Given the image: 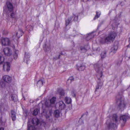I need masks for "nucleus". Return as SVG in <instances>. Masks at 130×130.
I'll return each mask as SVG.
<instances>
[{
  "label": "nucleus",
  "instance_id": "de8ad7c7",
  "mask_svg": "<svg viewBox=\"0 0 130 130\" xmlns=\"http://www.w3.org/2000/svg\"><path fill=\"white\" fill-rule=\"evenodd\" d=\"M82 1H83V2H84V0H81Z\"/></svg>",
  "mask_w": 130,
  "mask_h": 130
},
{
  "label": "nucleus",
  "instance_id": "cd10ccee",
  "mask_svg": "<svg viewBox=\"0 0 130 130\" xmlns=\"http://www.w3.org/2000/svg\"><path fill=\"white\" fill-rule=\"evenodd\" d=\"M19 51L18 50H16L13 54V56L14 59H15L17 58L18 57V54L19 53Z\"/></svg>",
  "mask_w": 130,
  "mask_h": 130
},
{
  "label": "nucleus",
  "instance_id": "423d86ee",
  "mask_svg": "<svg viewBox=\"0 0 130 130\" xmlns=\"http://www.w3.org/2000/svg\"><path fill=\"white\" fill-rule=\"evenodd\" d=\"M1 40L3 45L8 46L10 44V41L8 38H2Z\"/></svg>",
  "mask_w": 130,
  "mask_h": 130
},
{
  "label": "nucleus",
  "instance_id": "7c9ffc66",
  "mask_svg": "<svg viewBox=\"0 0 130 130\" xmlns=\"http://www.w3.org/2000/svg\"><path fill=\"white\" fill-rule=\"evenodd\" d=\"M56 100V99L55 97H53L50 100V102L51 104H54Z\"/></svg>",
  "mask_w": 130,
  "mask_h": 130
},
{
  "label": "nucleus",
  "instance_id": "393cba45",
  "mask_svg": "<svg viewBox=\"0 0 130 130\" xmlns=\"http://www.w3.org/2000/svg\"><path fill=\"white\" fill-rule=\"evenodd\" d=\"M106 56V52L105 51L102 52L101 54V58H104Z\"/></svg>",
  "mask_w": 130,
  "mask_h": 130
},
{
  "label": "nucleus",
  "instance_id": "6e6552de",
  "mask_svg": "<svg viewBox=\"0 0 130 130\" xmlns=\"http://www.w3.org/2000/svg\"><path fill=\"white\" fill-rule=\"evenodd\" d=\"M3 51L5 55L6 56H9L12 54L11 50L8 47L4 48Z\"/></svg>",
  "mask_w": 130,
  "mask_h": 130
},
{
  "label": "nucleus",
  "instance_id": "37998d69",
  "mask_svg": "<svg viewBox=\"0 0 130 130\" xmlns=\"http://www.w3.org/2000/svg\"><path fill=\"white\" fill-rule=\"evenodd\" d=\"M14 37H16V36H15L13 35V38L14 39H15V38H14Z\"/></svg>",
  "mask_w": 130,
  "mask_h": 130
},
{
  "label": "nucleus",
  "instance_id": "4c0bfd02",
  "mask_svg": "<svg viewBox=\"0 0 130 130\" xmlns=\"http://www.w3.org/2000/svg\"><path fill=\"white\" fill-rule=\"evenodd\" d=\"M71 95L73 97H75L76 96L75 93V91L73 90V91L72 92Z\"/></svg>",
  "mask_w": 130,
  "mask_h": 130
},
{
  "label": "nucleus",
  "instance_id": "79ce46f5",
  "mask_svg": "<svg viewBox=\"0 0 130 130\" xmlns=\"http://www.w3.org/2000/svg\"><path fill=\"white\" fill-rule=\"evenodd\" d=\"M128 41L129 44H130V37L129 38Z\"/></svg>",
  "mask_w": 130,
  "mask_h": 130
},
{
  "label": "nucleus",
  "instance_id": "4be33fe9",
  "mask_svg": "<svg viewBox=\"0 0 130 130\" xmlns=\"http://www.w3.org/2000/svg\"><path fill=\"white\" fill-rule=\"evenodd\" d=\"M94 35L92 34V33H89L87 35L86 37V39L87 40H89L93 37Z\"/></svg>",
  "mask_w": 130,
  "mask_h": 130
},
{
  "label": "nucleus",
  "instance_id": "c9c22d12",
  "mask_svg": "<svg viewBox=\"0 0 130 130\" xmlns=\"http://www.w3.org/2000/svg\"><path fill=\"white\" fill-rule=\"evenodd\" d=\"M25 57L29 58L30 57V56L29 54L27 53L26 52H25Z\"/></svg>",
  "mask_w": 130,
  "mask_h": 130
},
{
  "label": "nucleus",
  "instance_id": "f03ea898",
  "mask_svg": "<svg viewBox=\"0 0 130 130\" xmlns=\"http://www.w3.org/2000/svg\"><path fill=\"white\" fill-rule=\"evenodd\" d=\"M94 66L96 72V75L97 78V85L96 86L95 90V93H96L97 91L101 88L103 85L104 81L103 78L104 76L102 72L103 70L102 64H96L94 65Z\"/></svg>",
  "mask_w": 130,
  "mask_h": 130
},
{
  "label": "nucleus",
  "instance_id": "3c124183",
  "mask_svg": "<svg viewBox=\"0 0 130 130\" xmlns=\"http://www.w3.org/2000/svg\"><path fill=\"white\" fill-rule=\"evenodd\" d=\"M129 58L130 59V56H129Z\"/></svg>",
  "mask_w": 130,
  "mask_h": 130
},
{
  "label": "nucleus",
  "instance_id": "dca6fc26",
  "mask_svg": "<svg viewBox=\"0 0 130 130\" xmlns=\"http://www.w3.org/2000/svg\"><path fill=\"white\" fill-rule=\"evenodd\" d=\"M11 116V117L12 120L13 121H15L16 120V113L13 110H11L10 112Z\"/></svg>",
  "mask_w": 130,
  "mask_h": 130
},
{
  "label": "nucleus",
  "instance_id": "8fccbe9b",
  "mask_svg": "<svg viewBox=\"0 0 130 130\" xmlns=\"http://www.w3.org/2000/svg\"><path fill=\"white\" fill-rule=\"evenodd\" d=\"M52 130H55V129H53Z\"/></svg>",
  "mask_w": 130,
  "mask_h": 130
},
{
  "label": "nucleus",
  "instance_id": "6ab92c4d",
  "mask_svg": "<svg viewBox=\"0 0 130 130\" xmlns=\"http://www.w3.org/2000/svg\"><path fill=\"white\" fill-rule=\"evenodd\" d=\"M58 91L59 93L60 98H62L64 94V90L62 89H59L58 90Z\"/></svg>",
  "mask_w": 130,
  "mask_h": 130
},
{
  "label": "nucleus",
  "instance_id": "5701e85b",
  "mask_svg": "<svg viewBox=\"0 0 130 130\" xmlns=\"http://www.w3.org/2000/svg\"><path fill=\"white\" fill-rule=\"evenodd\" d=\"M54 114L55 116L57 118L60 115V112L59 110H56L54 112Z\"/></svg>",
  "mask_w": 130,
  "mask_h": 130
},
{
  "label": "nucleus",
  "instance_id": "9b49d317",
  "mask_svg": "<svg viewBox=\"0 0 130 130\" xmlns=\"http://www.w3.org/2000/svg\"><path fill=\"white\" fill-rule=\"evenodd\" d=\"M32 123L34 126H36L39 125L40 123L39 120L37 118H33L31 121Z\"/></svg>",
  "mask_w": 130,
  "mask_h": 130
},
{
  "label": "nucleus",
  "instance_id": "c756f323",
  "mask_svg": "<svg viewBox=\"0 0 130 130\" xmlns=\"http://www.w3.org/2000/svg\"><path fill=\"white\" fill-rule=\"evenodd\" d=\"M85 68L84 66H80L78 67V70L79 71H82L84 70Z\"/></svg>",
  "mask_w": 130,
  "mask_h": 130
},
{
  "label": "nucleus",
  "instance_id": "0eeeda50",
  "mask_svg": "<svg viewBox=\"0 0 130 130\" xmlns=\"http://www.w3.org/2000/svg\"><path fill=\"white\" fill-rule=\"evenodd\" d=\"M6 6L7 9L9 12H12L14 9L12 4L9 2H7L6 3Z\"/></svg>",
  "mask_w": 130,
  "mask_h": 130
},
{
  "label": "nucleus",
  "instance_id": "ea45409f",
  "mask_svg": "<svg viewBox=\"0 0 130 130\" xmlns=\"http://www.w3.org/2000/svg\"><path fill=\"white\" fill-rule=\"evenodd\" d=\"M55 130H62L59 128H57L55 129Z\"/></svg>",
  "mask_w": 130,
  "mask_h": 130
},
{
  "label": "nucleus",
  "instance_id": "b1692460",
  "mask_svg": "<svg viewBox=\"0 0 130 130\" xmlns=\"http://www.w3.org/2000/svg\"><path fill=\"white\" fill-rule=\"evenodd\" d=\"M101 14V13L100 11H96V15L93 19L94 20H95L96 19L99 18L100 17Z\"/></svg>",
  "mask_w": 130,
  "mask_h": 130
},
{
  "label": "nucleus",
  "instance_id": "a19ab883",
  "mask_svg": "<svg viewBox=\"0 0 130 130\" xmlns=\"http://www.w3.org/2000/svg\"><path fill=\"white\" fill-rule=\"evenodd\" d=\"M0 130H4V128L3 127H1L0 128Z\"/></svg>",
  "mask_w": 130,
  "mask_h": 130
},
{
  "label": "nucleus",
  "instance_id": "09e8293b",
  "mask_svg": "<svg viewBox=\"0 0 130 130\" xmlns=\"http://www.w3.org/2000/svg\"><path fill=\"white\" fill-rule=\"evenodd\" d=\"M23 98H24V100H25V98H24L23 97Z\"/></svg>",
  "mask_w": 130,
  "mask_h": 130
},
{
  "label": "nucleus",
  "instance_id": "72a5a7b5",
  "mask_svg": "<svg viewBox=\"0 0 130 130\" xmlns=\"http://www.w3.org/2000/svg\"><path fill=\"white\" fill-rule=\"evenodd\" d=\"M26 29L27 30L31 31L33 29V27L30 25H28L26 27Z\"/></svg>",
  "mask_w": 130,
  "mask_h": 130
},
{
  "label": "nucleus",
  "instance_id": "c03bdc74",
  "mask_svg": "<svg viewBox=\"0 0 130 130\" xmlns=\"http://www.w3.org/2000/svg\"><path fill=\"white\" fill-rule=\"evenodd\" d=\"M60 55H61L60 54L59 55L58 59H59L60 58Z\"/></svg>",
  "mask_w": 130,
  "mask_h": 130
},
{
  "label": "nucleus",
  "instance_id": "4468645a",
  "mask_svg": "<svg viewBox=\"0 0 130 130\" xmlns=\"http://www.w3.org/2000/svg\"><path fill=\"white\" fill-rule=\"evenodd\" d=\"M10 17L12 19H13L15 21L17 19V14L16 12L14 11H12V12H9Z\"/></svg>",
  "mask_w": 130,
  "mask_h": 130
},
{
  "label": "nucleus",
  "instance_id": "39448f33",
  "mask_svg": "<svg viewBox=\"0 0 130 130\" xmlns=\"http://www.w3.org/2000/svg\"><path fill=\"white\" fill-rule=\"evenodd\" d=\"M118 42L117 41H115L114 43L113 46L111 49V51L110 54L112 55L115 54L116 52L118 49Z\"/></svg>",
  "mask_w": 130,
  "mask_h": 130
},
{
  "label": "nucleus",
  "instance_id": "f257e3e1",
  "mask_svg": "<svg viewBox=\"0 0 130 130\" xmlns=\"http://www.w3.org/2000/svg\"><path fill=\"white\" fill-rule=\"evenodd\" d=\"M130 118V117L128 115H124L121 116L119 117L117 114H114L112 116V119L110 122L107 121L106 122L107 127L109 129H115L116 128L117 125L120 123V120H122L123 123L121 124L122 127H123L125 125L126 121Z\"/></svg>",
  "mask_w": 130,
  "mask_h": 130
},
{
  "label": "nucleus",
  "instance_id": "2f4dec72",
  "mask_svg": "<svg viewBox=\"0 0 130 130\" xmlns=\"http://www.w3.org/2000/svg\"><path fill=\"white\" fill-rule=\"evenodd\" d=\"M70 17H72V20L73 19V20L74 21H76L78 20V16H76L75 15H73L72 16Z\"/></svg>",
  "mask_w": 130,
  "mask_h": 130
},
{
  "label": "nucleus",
  "instance_id": "58836bf2",
  "mask_svg": "<svg viewBox=\"0 0 130 130\" xmlns=\"http://www.w3.org/2000/svg\"><path fill=\"white\" fill-rule=\"evenodd\" d=\"M71 80V81H73L74 80V78L73 76H71L69 77L68 80Z\"/></svg>",
  "mask_w": 130,
  "mask_h": 130
},
{
  "label": "nucleus",
  "instance_id": "f704fd0d",
  "mask_svg": "<svg viewBox=\"0 0 130 130\" xmlns=\"http://www.w3.org/2000/svg\"><path fill=\"white\" fill-rule=\"evenodd\" d=\"M4 58L1 56H0V63H2L4 61Z\"/></svg>",
  "mask_w": 130,
  "mask_h": 130
},
{
  "label": "nucleus",
  "instance_id": "aec40b11",
  "mask_svg": "<svg viewBox=\"0 0 130 130\" xmlns=\"http://www.w3.org/2000/svg\"><path fill=\"white\" fill-rule=\"evenodd\" d=\"M11 96V100L12 101L15 102L17 101V96L16 94H12Z\"/></svg>",
  "mask_w": 130,
  "mask_h": 130
},
{
  "label": "nucleus",
  "instance_id": "bb28decb",
  "mask_svg": "<svg viewBox=\"0 0 130 130\" xmlns=\"http://www.w3.org/2000/svg\"><path fill=\"white\" fill-rule=\"evenodd\" d=\"M43 82L41 80H38L37 83V85L38 86L40 87L43 85Z\"/></svg>",
  "mask_w": 130,
  "mask_h": 130
},
{
  "label": "nucleus",
  "instance_id": "a878e982",
  "mask_svg": "<svg viewBox=\"0 0 130 130\" xmlns=\"http://www.w3.org/2000/svg\"><path fill=\"white\" fill-rule=\"evenodd\" d=\"M65 100L66 102L68 104H70L72 100L70 98L66 97L65 98Z\"/></svg>",
  "mask_w": 130,
  "mask_h": 130
},
{
  "label": "nucleus",
  "instance_id": "49530a36",
  "mask_svg": "<svg viewBox=\"0 0 130 130\" xmlns=\"http://www.w3.org/2000/svg\"><path fill=\"white\" fill-rule=\"evenodd\" d=\"M125 74H126V73H127V72H126V71H125Z\"/></svg>",
  "mask_w": 130,
  "mask_h": 130
},
{
  "label": "nucleus",
  "instance_id": "a18cd8bd",
  "mask_svg": "<svg viewBox=\"0 0 130 130\" xmlns=\"http://www.w3.org/2000/svg\"><path fill=\"white\" fill-rule=\"evenodd\" d=\"M60 55H63V53H60Z\"/></svg>",
  "mask_w": 130,
  "mask_h": 130
},
{
  "label": "nucleus",
  "instance_id": "c85d7f7f",
  "mask_svg": "<svg viewBox=\"0 0 130 130\" xmlns=\"http://www.w3.org/2000/svg\"><path fill=\"white\" fill-rule=\"evenodd\" d=\"M39 111V109L37 108L35 109L33 111L32 113L33 115L34 116L37 115L38 114Z\"/></svg>",
  "mask_w": 130,
  "mask_h": 130
},
{
  "label": "nucleus",
  "instance_id": "2eb2a0df",
  "mask_svg": "<svg viewBox=\"0 0 130 130\" xmlns=\"http://www.w3.org/2000/svg\"><path fill=\"white\" fill-rule=\"evenodd\" d=\"M59 109L61 110L65 107V105L62 101H60L59 103Z\"/></svg>",
  "mask_w": 130,
  "mask_h": 130
},
{
  "label": "nucleus",
  "instance_id": "9d476101",
  "mask_svg": "<svg viewBox=\"0 0 130 130\" xmlns=\"http://www.w3.org/2000/svg\"><path fill=\"white\" fill-rule=\"evenodd\" d=\"M89 48V46L87 45L84 46H81L80 47L79 49L81 53H85Z\"/></svg>",
  "mask_w": 130,
  "mask_h": 130
},
{
  "label": "nucleus",
  "instance_id": "412c9836",
  "mask_svg": "<svg viewBox=\"0 0 130 130\" xmlns=\"http://www.w3.org/2000/svg\"><path fill=\"white\" fill-rule=\"evenodd\" d=\"M36 127L34 126L30 125L28 122V123L27 130H36Z\"/></svg>",
  "mask_w": 130,
  "mask_h": 130
},
{
  "label": "nucleus",
  "instance_id": "e433bc0d",
  "mask_svg": "<svg viewBox=\"0 0 130 130\" xmlns=\"http://www.w3.org/2000/svg\"><path fill=\"white\" fill-rule=\"evenodd\" d=\"M121 62V60L117 61H116V63L118 66L120 65Z\"/></svg>",
  "mask_w": 130,
  "mask_h": 130
},
{
  "label": "nucleus",
  "instance_id": "473e14b6",
  "mask_svg": "<svg viewBox=\"0 0 130 130\" xmlns=\"http://www.w3.org/2000/svg\"><path fill=\"white\" fill-rule=\"evenodd\" d=\"M6 83L3 81L1 82L0 83V86L2 88H4L5 87Z\"/></svg>",
  "mask_w": 130,
  "mask_h": 130
},
{
  "label": "nucleus",
  "instance_id": "ddd939ff",
  "mask_svg": "<svg viewBox=\"0 0 130 130\" xmlns=\"http://www.w3.org/2000/svg\"><path fill=\"white\" fill-rule=\"evenodd\" d=\"M43 47L44 50L45 52H48L51 50V46L49 44L45 43L43 45Z\"/></svg>",
  "mask_w": 130,
  "mask_h": 130
},
{
  "label": "nucleus",
  "instance_id": "1a4fd4ad",
  "mask_svg": "<svg viewBox=\"0 0 130 130\" xmlns=\"http://www.w3.org/2000/svg\"><path fill=\"white\" fill-rule=\"evenodd\" d=\"M3 79L4 81L8 83H10L12 80L11 77L7 75L4 76L3 77Z\"/></svg>",
  "mask_w": 130,
  "mask_h": 130
},
{
  "label": "nucleus",
  "instance_id": "f3484780",
  "mask_svg": "<svg viewBox=\"0 0 130 130\" xmlns=\"http://www.w3.org/2000/svg\"><path fill=\"white\" fill-rule=\"evenodd\" d=\"M23 34V32L21 28H19L18 31L16 33V35L18 38H20Z\"/></svg>",
  "mask_w": 130,
  "mask_h": 130
},
{
  "label": "nucleus",
  "instance_id": "f8f14e48",
  "mask_svg": "<svg viewBox=\"0 0 130 130\" xmlns=\"http://www.w3.org/2000/svg\"><path fill=\"white\" fill-rule=\"evenodd\" d=\"M4 70L5 71H9L10 70V63L7 62L5 63L3 65Z\"/></svg>",
  "mask_w": 130,
  "mask_h": 130
},
{
  "label": "nucleus",
  "instance_id": "a211bd4d",
  "mask_svg": "<svg viewBox=\"0 0 130 130\" xmlns=\"http://www.w3.org/2000/svg\"><path fill=\"white\" fill-rule=\"evenodd\" d=\"M72 21V17H69L65 21V25L67 26Z\"/></svg>",
  "mask_w": 130,
  "mask_h": 130
},
{
  "label": "nucleus",
  "instance_id": "20e7f679",
  "mask_svg": "<svg viewBox=\"0 0 130 130\" xmlns=\"http://www.w3.org/2000/svg\"><path fill=\"white\" fill-rule=\"evenodd\" d=\"M116 101L118 105L117 109L121 111L123 110L125 107L123 98L121 95L118 94L116 96Z\"/></svg>",
  "mask_w": 130,
  "mask_h": 130
},
{
  "label": "nucleus",
  "instance_id": "7ed1b4c3",
  "mask_svg": "<svg viewBox=\"0 0 130 130\" xmlns=\"http://www.w3.org/2000/svg\"><path fill=\"white\" fill-rule=\"evenodd\" d=\"M117 35L116 32H111L106 36L104 40H102L101 42L102 44H110L113 41Z\"/></svg>",
  "mask_w": 130,
  "mask_h": 130
}]
</instances>
